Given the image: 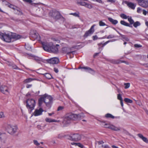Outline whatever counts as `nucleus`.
Here are the masks:
<instances>
[{
    "label": "nucleus",
    "mask_w": 148,
    "mask_h": 148,
    "mask_svg": "<svg viewBox=\"0 0 148 148\" xmlns=\"http://www.w3.org/2000/svg\"><path fill=\"white\" fill-rule=\"evenodd\" d=\"M84 114L82 113L78 114L70 113L66 115L64 118L63 123L65 124L69 123L72 120H80L84 117Z\"/></svg>",
    "instance_id": "f257e3e1"
},
{
    "label": "nucleus",
    "mask_w": 148,
    "mask_h": 148,
    "mask_svg": "<svg viewBox=\"0 0 148 148\" xmlns=\"http://www.w3.org/2000/svg\"><path fill=\"white\" fill-rule=\"evenodd\" d=\"M21 37V36L14 33H11L10 34L0 32V38L2 40L8 42H11L12 39L17 40L20 38Z\"/></svg>",
    "instance_id": "f03ea898"
},
{
    "label": "nucleus",
    "mask_w": 148,
    "mask_h": 148,
    "mask_svg": "<svg viewBox=\"0 0 148 148\" xmlns=\"http://www.w3.org/2000/svg\"><path fill=\"white\" fill-rule=\"evenodd\" d=\"M53 98L50 96L45 94L42 97L40 98L38 100L39 106H40L43 102H44L46 106L50 108L52 103Z\"/></svg>",
    "instance_id": "7ed1b4c3"
},
{
    "label": "nucleus",
    "mask_w": 148,
    "mask_h": 148,
    "mask_svg": "<svg viewBox=\"0 0 148 148\" xmlns=\"http://www.w3.org/2000/svg\"><path fill=\"white\" fill-rule=\"evenodd\" d=\"M43 49L45 51L50 53H57L58 52V46H59L57 44L56 46L53 45L51 43H42Z\"/></svg>",
    "instance_id": "20e7f679"
},
{
    "label": "nucleus",
    "mask_w": 148,
    "mask_h": 148,
    "mask_svg": "<svg viewBox=\"0 0 148 148\" xmlns=\"http://www.w3.org/2000/svg\"><path fill=\"white\" fill-rule=\"evenodd\" d=\"M26 106L28 110L31 111L34 109L36 105L35 100L33 99H28L26 101Z\"/></svg>",
    "instance_id": "39448f33"
},
{
    "label": "nucleus",
    "mask_w": 148,
    "mask_h": 148,
    "mask_svg": "<svg viewBox=\"0 0 148 148\" xmlns=\"http://www.w3.org/2000/svg\"><path fill=\"white\" fill-rule=\"evenodd\" d=\"M49 15L56 20L60 18L61 16L60 13L56 10L50 11L49 13Z\"/></svg>",
    "instance_id": "423d86ee"
},
{
    "label": "nucleus",
    "mask_w": 148,
    "mask_h": 148,
    "mask_svg": "<svg viewBox=\"0 0 148 148\" xmlns=\"http://www.w3.org/2000/svg\"><path fill=\"white\" fill-rule=\"evenodd\" d=\"M68 139L73 141H78L81 140V136L78 134H73L67 136Z\"/></svg>",
    "instance_id": "0eeeda50"
},
{
    "label": "nucleus",
    "mask_w": 148,
    "mask_h": 148,
    "mask_svg": "<svg viewBox=\"0 0 148 148\" xmlns=\"http://www.w3.org/2000/svg\"><path fill=\"white\" fill-rule=\"evenodd\" d=\"M17 128V127L16 126L8 125L7 127V130L9 134H13L16 132Z\"/></svg>",
    "instance_id": "6e6552de"
},
{
    "label": "nucleus",
    "mask_w": 148,
    "mask_h": 148,
    "mask_svg": "<svg viewBox=\"0 0 148 148\" xmlns=\"http://www.w3.org/2000/svg\"><path fill=\"white\" fill-rule=\"evenodd\" d=\"M76 47H73L71 48L64 47L62 48V52L64 53H67L68 55H70L71 53L75 52V51H71L72 48H75Z\"/></svg>",
    "instance_id": "1a4fd4ad"
},
{
    "label": "nucleus",
    "mask_w": 148,
    "mask_h": 148,
    "mask_svg": "<svg viewBox=\"0 0 148 148\" xmlns=\"http://www.w3.org/2000/svg\"><path fill=\"white\" fill-rule=\"evenodd\" d=\"M47 62L50 64H58L59 61V59L56 57H54L46 60Z\"/></svg>",
    "instance_id": "9d476101"
},
{
    "label": "nucleus",
    "mask_w": 148,
    "mask_h": 148,
    "mask_svg": "<svg viewBox=\"0 0 148 148\" xmlns=\"http://www.w3.org/2000/svg\"><path fill=\"white\" fill-rule=\"evenodd\" d=\"M1 92L4 94L7 95L9 93L7 87L5 86H2L0 87Z\"/></svg>",
    "instance_id": "9b49d317"
},
{
    "label": "nucleus",
    "mask_w": 148,
    "mask_h": 148,
    "mask_svg": "<svg viewBox=\"0 0 148 148\" xmlns=\"http://www.w3.org/2000/svg\"><path fill=\"white\" fill-rule=\"evenodd\" d=\"M44 111V110L41 108H40L39 109H36L33 113L34 115L37 116L42 114V113Z\"/></svg>",
    "instance_id": "f8f14e48"
},
{
    "label": "nucleus",
    "mask_w": 148,
    "mask_h": 148,
    "mask_svg": "<svg viewBox=\"0 0 148 148\" xmlns=\"http://www.w3.org/2000/svg\"><path fill=\"white\" fill-rule=\"evenodd\" d=\"M139 5L144 8H147L148 7V2L147 1L142 0V1L139 4Z\"/></svg>",
    "instance_id": "ddd939ff"
},
{
    "label": "nucleus",
    "mask_w": 148,
    "mask_h": 148,
    "mask_svg": "<svg viewBox=\"0 0 148 148\" xmlns=\"http://www.w3.org/2000/svg\"><path fill=\"white\" fill-rule=\"evenodd\" d=\"M30 35L32 37L35 39L37 38L39 36L38 33L36 31H33L32 32H31Z\"/></svg>",
    "instance_id": "4468645a"
},
{
    "label": "nucleus",
    "mask_w": 148,
    "mask_h": 148,
    "mask_svg": "<svg viewBox=\"0 0 148 148\" xmlns=\"http://www.w3.org/2000/svg\"><path fill=\"white\" fill-rule=\"evenodd\" d=\"M94 32L93 31L91 30H90V29L88 31L86 32L85 34L84 35V37L85 38H86L88 36L92 34Z\"/></svg>",
    "instance_id": "2eb2a0df"
},
{
    "label": "nucleus",
    "mask_w": 148,
    "mask_h": 148,
    "mask_svg": "<svg viewBox=\"0 0 148 148\" xmlns=\"http://www.w3.org/2000/svg\"><path fill=\"white\" fill-rule=\"evenodd\" d=\"M138 136L146 143H148V140L147 138L144 137L141 134H137Z\"/></svg>",
    "instance_id": "dca6fc26"
},
{
    "label": "nucleus",
    "mask_w": 148,
    "mask_h": 148,
    "mask_svg": "<svg viewBox=\"0 0 148 148\" xmlns=\"http://www.w3.org/2000/svg\"><path fill=\"white\" fill-rule=\"evenodd\" d=\"M109 128L114 131H117L120 130V127H116L112 125H111V126L109 127Z\"/></svg>",
    "instance_id": "f3484780"
},
{
    "label": "nucleus",
    "mask_w": 148,
    "mask_h": 148,
    "mask_svg": "<svg viewBox=\"0 0 148 148\" xmlns=\"http://www.w3.org/2000/svg\"><path fill=\"white\" fill-rule=\"evenodd\" d=\"M126 3L129 8H131V9L133 10H134L135 9L136 6V5L134 4V3L132 2H126Z\"/></svg>",
    "instance_id": "a211bd4d"
},
{
    "label": "nucleus",
    "mask_w": 148,
    "mask_h": 148,
    "mask_svg": "<svg viewBox=\"0 0 148 148\" xmlns=\"http://www.w3.org/2000/svg\"><path fill=\"white\" fill-rule=\"evenodd\" d=\"M81 69H84L88 70V72L90 73H95V71H94V70H93L92 69H91V68H90L86 66V67H81Z\"/></svg>",
    "instance_id": "6ab92c4d"
},
{
    "label": "nucleus",
    "mask_w": 148,
    "mask_h": 148,
    "mask_svg": "<svg viewBox=\"0 0 148 148\" xmlns=\"http://www.w3.org/2000/svg\"><path fill=\"white\" fill-rule=\"evenodd\" d=\"M108 19L110 22L113 25H116L117 24L118 22L117 20H114L110 17L108 18Z\"/></svg>",
    "instance_id": "aec40b11"
},
{
    "label": "nucleus",
    "mask_w": 148,
    "mask_h": 148,
    "mask_svg": "<svg viewBox=\"0 0 148 148\" xmlns=\"http://www.w3.org/2000/svg\"><path fill=\"white\" fill-rule=\"evenodd\" d=\"M120 23L121 24L125 26L129 27H132V26L130 25L129 23L126 22L124 21H120Z\"/></svg>",
    "instance_id": "412c9836"
},
{
    "label": "nucleus",
    "mask_w": 148,
    "mask_h": 148,
    "mask_svg": "<svg viewBox=\"0 0 148 148\" xmlns=\"http://www.w3.org/2000/svg\"><path fill=\"white\" fill-rule=\"evenodd\" d=\"M71 144L72 145H75V146H78L81 148H83L84 147L83 145L80 143H71Z\"/></svg>",
    "instance_id": "4be33fe9"
},
{
    "label": "nucleus",
    "mask_w": 148,
    "mask_h": 148,
    "mask_svg": "<svg viewBox=\"0 0 148 148\" xmlns=\"http://www.w3.org/2000/svg\"><path fill=\"white\" fill-rule=\"evenodd\" d=\"M24 2L28 3L32 5L35 6L36 5L38 4L35 3H33L32 1V0H23Z\"/></svg>",
    "instance_id": "5701e85b"
},
{
    "label": "nucleus",
    "mask_w": 148,
    "mask_h": 148,
    "mask_svg": "<svg viewBox=\"0 0 148 148\" xmlns=\"http://www.w3.org/2000/svg\"><path fill=\"white\" fill-rule=\"evenodd\" d=\"M24 2L28 3L32 5L35 6L36 5L38 4L35 3H33L32 1V0H23Z\"/></svg>",
    "instance_id": "b1692460"
},
{
    "label": "nucleus",
    "mask_w": 148,
    "mask_h": 148,
    "mask_svg": "<svg viewBox=\"0 0 148 148\" xmlns=\"http://www.w3.org/2000/svg\"><path fill=\"white\" fill-rule=\"evenodd\" d=\"M112 63L114 64H118L121 62L125 63L126 62L124 61H121L119 60H112Z\"/></svg>",
    "instance_id": "393cba45"
},
{
    "label": "nucleus",
    "mask_w": 148,
    "mask_h": 148,
    "mask_svg": "<svg viewBox=\"0 0 148 148\" xmlns=\"http://www.w3.org/2000/svg\"><path fill=\"white\" fill-rule=\"evenodd\" d=\"M86 2H83L81 0H77V3L78 4H79L81 5L85 6L86 4Z\"/></svg>",
    "instance_id": "a878e982"
},
{
    "label": "nucleus",
    "mask_w": 148,
    "mask_h": 148,
    "mask_svg": "<svg viewBox=\"0 0 148 148\" xmlns=\"http://www.w3.org/2000/svg\"><path fill=\"white\" fill-rule=\"evenodd\" d=\"M33 57L34 59L37 62L42 61V59L40 58L35 56H33Z\"/></svg>",
    "instance_id": "bb28decb"
},
{
    "label": "nucleus",
    "mask_w": 148,
    "mask_h": 148,
    "mask_svg": "<svg viewBox=\"0 0 148 148\" xmlns=\"http://www.w3.org/2000/svg\"><path fill=\"white\" fill-rule=\"evenodd\" d=\"M8 65L9 66H11L12 67L13 69H18V68L17 66L14 64H13L10 63H9V64H8Z\"/></svg>",
    "instance_id": "cd10ccee"
},
{
    "label": "nucleus",
    "mask_w": 148,
    "mask_h": 148,
    "mask_svg": "<svg viewBox=\"0 0 148 148\" xmlns=\"http://www.w3.org/2000/svg\"><path fill=\"white\" fill-rule=\"evenodd\" d=\"M116 40V39H112L110 40H108L106 42H105L103 44V45H102V47H103L105 45H106L108 43L110 42H113L114 41H115Z\"/></svg>",
    "instance_id": "c85d7f7f"
},
{
    "label": "nucleus",
    "mask_w": 148,
    "mask_h": 148,
    "mask_svg": "<svg viewBox=\"0 0 148 148\" xmlns=\"http://www.w3.org/2000/svg\"><path fill=\"white\" fill-rule=\"evenodd\" d=\"M101 122L102 123H105L104 125H103V126H104V127H105L106 128H109V127L111 126V125L109 124H108V123H106L105 121H101Z\"/></svg>",
    "instance_id": "c756f323"
},
{
    "label": "nucleus",
    "mask_w": 148,
    "mask_h": 148,
    "mask_svg": "<svg viewBox=\"0 0 148 148\" xmlns=\"http://www.w3.org/2000/svg\"><path fill=\"white\" fill-rule=\"evenodd\" d=\"M140 25V23L138 21L134 22V23L133 24V26L135 28L137 27L138 26H139Z\"/></svg>",
    "instance_id": "7c9ffc66"
},
{
    "label": "nucleus",
    "mask_w": 148,
    "mask_h": 148,
    "mask_svg": "<svg viewBox=\"0 0 148 148\" xmlns=\"http://www.w3.org/2000/svg\"><path fill=\"white\" fill-rule=\"evenodd\" d=\"M45 121L47 122H56V120L54 119H51L48 118H46L45 119Z\"/></svg>",
    "instance_id": "2f4dec72"
},
{
    "label": "nucleus",
    "mask_w": 148,
    "mask_h": 148,
    "mask_svg": "<svg viewBox=\"0 0 148 148\" xmlns=\"http://www.w3.org/2000/svg\"><path fill=\"white\" fill-rule=\"evenodd\" d=\"M34 79L31 78H28L24 81V82L25 83H27L32 81Z\"/></svg>",
    "instance_id": "473e14b6"
},
{
    "label": "nucleus",
    "mask_w": 148,
    "mask_h": 148,
    "mask_svg": "<svg viewBox=\"0 0 148 148\" xmlns=\"http://www.w3.org/2000/svg\"><path fill=\"white\" fill-rule=\"evenodd\" d=\"M128 20L130 23V25H132V24H133L134 23V20L132 19L131 17H129L128 18Z\"/></svg>",
    "instance_id": "72a5a7b5"
},
{
    "label": "nucleus",
    "mask_w": 148,
    "mask_h": 148,
    "mask_svg": "<svg viewBox=\"0 0 148 148\" xmlns=\"http://www.w3.org/2000/svg\"><path fill=\"white\" fill-rule=\"evenodd\" d=\"M124 101L125 102L128 103H132L133 102L132 100L127 98H125Z\"/></svg>",
    "instance_id": "f704fd0d"
},
{
    "label": "nucleus",
    "mask_w": 148,
    "mask_h": 148,
    "mask_svg": "<svg viewBox=\"0 0 148 148\" xmlns=\"http://www.w3.org/2000/svg\"><path fill=\"white\" fill-rule=\"evenodd\" d=\"M105 116L107 118H110L112 119H114V116L109 113L106 114L105 115Z\"/></svg>",
    "instance_id": "c9c22d12"
},
{
    "label": "nucleus",
    "mask_w": 148,
    "mask_h": 148,
    "mask_svg": "<svg viewBox=\"0 0 148 148\" xmlns=\"http://www.w3.org/2000/svg\"><path fill=\"white\" fill-rule=\"evenodd\" d=\"M120 35L122 38H123L125 40L127 41H129V40L128 38H127L126 36L124 35H123L121 34H120Z\"/></svg>",
    "instance_id": "e433bc0d"
},
{
    "label": "nucleus",
    "mask_w": 148,
    "mask_h": 148,
    "mask_svg": "<svg viewBox=\"0 0 148 148\" xmlns=\"http://www.w3.org/2000/svg\"><path fill=\"white\" fill-rule=\"evenodd\" d=\"M45 76L46 78L49 79H51L52 77L51 75L48 73H45Z\"/></svg>",
    "instance_id": "4c0bfd02"
},
{
    "label": "nucleus",
    "mask_w": 148,
    "mask_h": 148,
    "mask_svg": "<svg viewBox=\"0 0 148 148\" xmlns=\"http://www.w3.org/2000/svg\"><path fill=\"white\" fill-rule=\"evenodd\" d=\"M5 136V133H1L0 132V140H1L3 139Z\"/></svg>",
    "instance_id": "58836bf2"
},
{
    "label": "nucleus",
    "mask_w": 148,
    "mask_h": 148,
    "mask_svg": "<svg viewBox=\"0 0 148 148\" xmlns=\"http://www.w3.org/2000/svg\"><path fill=\"white\" fill-rule=\"evenodd\" d=\"M120 16L122 18L125 19H127V17H129V16H127L126 15H125L124 14H121Z\"/></svg>",
    "instance_id": "ea45409f"
},
{
    "label": "nucleus",
    "mask_w": 148,
    "mask_h": 148,
    "mask_svg": "<svg viewBox=\"0 0 148 148\" xmlns=\"http://www.w3.org/2000/svg\"><path fill=\"white\" fill-rule=\"evenodd\" d=\"M79 12H78L77 13H71L70 14L71 15H73L77 17H79Z\"/></svg>",
    "instance_id": "a19ab883"
},
{
    "label": "nucleus",
    "mask_w": 148,
    "mask_h": 148,
    "mask_svg": "<svg viewBox=\"0 0 148 148\" xmlns=\"http://www.w3.org/2000/svg\"><path fill=\"white\" fill-rule=\"evenodd\" d=\"M85 6L89 9H91L93 8V6L91 5L86 3Z\"/></svg>",
    "instance_id": "79ce46f5"
},
{
    "label": "nucleus",
    "mask_w": 148,
    "mask_h": 148,
    "mask_svg": "<svg viewBox=\"0 0 148 148\" xmlns=\"http://www.w3.org/2000/svg\"><path fill=\"white\" fill-rule=\"evenodd\" d=\"M99 25L100 26H104L105 25L107 26V25H106V24L102 22V21H99Z\"/></svg>",
    "instance_id": "37998d69"
},
{
    "label": "nucleus",
    "mask_w": 148,
    "mask_h": 148,
    "mask_svg": "<svg viewBox=\"0 0 148 148\" xmlns=\"http://www.w3.org/2000/svg\"><path fill=\"white\" fill-rule=\"evenodd\" d=\"M92 38L94 40H95L98 39H102L105 38V37H103L101 38H99L96 35L94 36H93Z\"/></svg>",
    "instance_id": "c03bdc74"
},
{
    "label": "nucleus",
    "mask_w": 148,
    "mask_h": 148,
    "mask_svg": "<svg viewBox=\"0 0 148 148\" xmlns=\"http://www.w3.org/2000/svg\"><path fill=\"white\" fill-rule=\"evenodd\" d=\"M124 85L125 86V89H127L128 88L130 87V83H125L124 84Z\"/></svg>",
    "instance_id": "a18cd8bd"
},
{
    "label": "nucleus",
    "mask_w": 148,
    "mask_h": 148,
    "mask_svg": "<svg viewBox=\"0 0 148 148\" xmlns=\"http://www.w3.org/2000/svg\"><path fill=\"white\" fill-rule=\"evenodd\" d=\"M14 13L16 14H17L18 15H21L23 14V13L22 11H19V12H16V11H15Z\"/></svg>",
    "instance_id": "49530a36"
},
{
    "label": "nucleus",
    "mask_w": 148,
    "mask_h": 148,
    "mask_svg": "<svg viewBox=\"0 0 148 148\" xmlns=\"http://www.w3.org/2000/svg\"><path fill=\"white\" fill-rule=\"evenodd\" d=\"M117 98L119 100H120V101L123 100L122 97L121 96V95H120V94L118 95Z\"/></svg>",
    "instance_id": "de8ad7c7"
},
{
    "label": "nucleus",
    "mask_w": 148,
    "mask_h": 148,
    "mask_svg": "<svg viewBox=\"0 0 148 148\" xmlns=\"http://www.w3.org/2000/svg\"><path fill=\"white\" fill-rule=\"evenodd\" d=\"M134 47L137 48H140L142 47V46L140 45L136 44L134 45Z\"/></svg>",
    "instance_id": "09e8293b"
},
{
    "label": "nucleus",
    "mask_w": 148,
    "mask_h": 148,
    "mask_svg": "<svg viewBox=\"0 0 148 148\" xmlns=\"http://www.w3.org/2000/svg\"><path fill=\"white\" fill-rule=\"evenodd\" d=\"M10 18L12 20L15 21H21V20L19 19H14V17H11Z\"/></svg>",
    "instance_id": "8fccbe9b"
},
{
    "label": "nucleus",
    "mask_w": 148,
    "mask_h": 148,
    "mask_svg": "<svg viewBox=\"0 0 148 148\" xmlns=\"http://www.w3.org/2000/svg\"><path fill=\"white\" fill-rule=\"evenodd\" d=\"M64 108V107L63 106H59L57 109V111H59L60 110H61L62 109Z\"/></svg>",
    "instance_id": "3c124183"
},
{
    "label": "nucleus",
    "mask_w": 148,
    "mask_h": 148,
    "mask_svg": "<svg viewBox=\"0 0 148 148\" xmlns=\"http://www.w3.org/2000/svg\"><path fill=\"white\" fill-rule=\"evenodd\" d=\"M33 141L34 144H35V145L38 146L40 145V143L38 142L37 140H34Z\"/></svg>",
    "instance_id": "603ef678"
},
{
    "label": "nucleus",
    "mask_w": 148,
    "mask_h": 148,
    "mask_svg": "<svg viewBox=\"0 0 148 148\" xmlns=\"http://www.w3.org/2000/svg\"><path fill=\"white\" fill-rule=\"evenodd\" d=\"M114 37H115V36L114 35H110L108 36L107 37V38L108 39L113 38H114Z\"/></svg>",
    "instance_id": "864d4df0"
},
{
    "label": "nucleus",
    "mask_w": 148,
    "mask_h": 148,
    "mask_svg": "<svg viewBox=\"0 0 148 148\" xmlns=\"http://www.w3.org/2000/svg\"><path fill=\"white\" fill-rule=\"evenodd\" d=\"M4 117L3 113L2 112H0V118H2Z\"/></svg>",
    "instance_id": "5fc2aeb1"
},
{
    "label": "nucleus",
    "mask_w": 148,
    "mask_h": 148,
    "mask_svg": "<svg viewBox=\"0 0 148 148\" xmlns=\"http://www.w3.org/2000/svg\"><path fill=\"white\" fill-rule=\"evenodd\" d=\"M102 148H108L109 147L107 145H102L101 146Z\"/></svg>",
    "instance_id": "6e6d98bb"
},
{
    "label": "nucleus",
    "mask_w": 148,
    "mask_h": 148,
    "mask_svg": "<svg viewBox=\"0 0 148 148\" xmlns=\"http://www.w3.org/2000/svg\"><path fill=\"white\" fill-rule=\"evenodd\" d=\"M8 7L14 10H15V9L14 7V6L12 5V4H10L8 5Z\"/></svg>",
    "instance_id": "4d7b16f0"
},
{
    "label": "nucleus",
    "mask_w": 148,
    "mask_h": 148,
    "mask_svg": "<svg viewBox=\"0 0 148 148\" xmlns=\"http://www.w3.org/2000/svg\"><path fill=\"white\" fill-rule=\"evenodd\" d=\"M98 45L99 47V50L100 49H101V50H102V49L100 47H102V45H103V44L102 43H100L98 44Z\"/></svg>",
    "instance_id": "13d9d810"
},
{
    "label": "nucleus",
    "mask_w": 148,
    "mask_h": 148,
    "mask_svg": "<svg viewBox=\"0 0 148 148\" xmlns=\"http://www.w3.org/2000/svg\"><path fill=\"white\" fill-rule=\"evenodd\" d=\"M141 9L140 8H137V12L138 13H141Z\"/></svg>",
    "instance_id": "bf43d9fd"
},
{
    "label": "nucleus",
    "mask_w": 148,
    "mask_h": 148,
    "mask_svg": "<svg viewBox=\"0 0 148 148\" xmlns=\"http://www.w3.org/2000/svg\"><path fill=\"white\" fill-rule=\"evenodd\" d=\"M100 52H99V53H95L94 54V56H93V57H94V58H95V57H96V56H98V55L99 54V53H100Z\"/></svg>",
    "instance_id": "052dcab7"
},
{
    "label": "nucleus",
    "mask_w": 148,
    "mask_h": 148,
    "mask_svg": "<svg viewBox=\"0 0 148 148\" xmlns=\"http://www.w3.org/2000/svg\"><path fill=\"white\" fill-rule=\"evenodd\" d=\"M95 25H92L91 27L90 28V30H92L93 31V32H94V27L95 26Z\"/></svg>",
    "instance_id": "680f3d73"
},
{
    "label": "nucleus",
    "mask_w": 148,
    "mask_h": 148,
    "mask_svg": "<svg viewBox=\"0 0 148 148\" xmlns=\"http://www.w3.org/2000/svg\"><path fill=\"white\" fill-rule=\"evenodd\" d=\"M108 2H110L112 3H114L115 2V0H107Z\"/></svg>",
    "instance_id": "e2e57ef3"
},
{
    "label": "nucleus",
    "mask_w": 148,
    "mask_h": 148,
    "mask_svg": "<svg viewBox=\"0 0 148 148\" xmlns=\"http://www.w3.org/2000/svg\"><path fill=\"white\" fill-rule=\"evenodd\" d=\"M54 71L56 73H58V69L56 68H54Z\"/></svg>",
    "instance_id": "0e129e2a"
},
{
    "label": "nucleus",
    "mask_w": 148,
    "mask_h": 148,
    "mask_svg": "<svg viewBox=\"0 0 148 148\" xmlns=\"http://www.w3.org/2000/svg\"><path fill=\"white\" fill-rule=\"evenodd\" d=\"M143 14L145 15H146L147 13V12L145 10H143Z\"/></svg>",
    "instance_id": "69168bd1"
},
{
    "label": "nucleus",
    "mask_w": 148,
    "mask_h": 148,
    "mask_svg": "<svg viewBox=\"0 0 148 148\" xmlns=\"http://www.w3.org/2000/svg\"><path fill=\"white\" fill-rule=\"evenodd\" d=\"M96 1L101 3H103L101 0H96Z\"/></svg>",
    "instance_id": "338daca9"
},
{
    "label": "nucleus",
    "mask_w": 148,
    "mask_h": 148,
    "mask_svg": "<svg viewBox=\"0 0 148 148\" xmlns=\"http://www.w3.org/2000/svg\"><path fill=\"white\" fill-rule=\"evenodd\" d=\"M32 86V84H27V85L26 87L27 88H29L31 87Z\"/></svg>",
    "instance_id": "774afa93"
}]
</instances>
